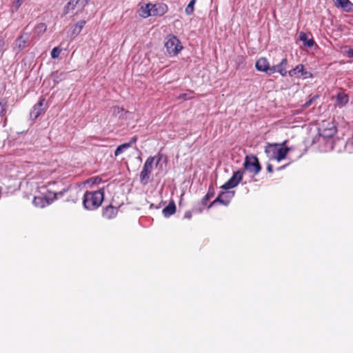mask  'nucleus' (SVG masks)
<instances>
[{"mask_svg":"<svg viewBox=\"0 0 353 353\" xmlns=\"http://www.w3.org/2000/svg\"><path fill=\"white\" fill-rule=\"evenodd\" d=\"M118 209L117 208L109 205L103 211V216L107 219H112L117 215Z\"/></svg>","mask_w":353,"mask_h":353,"instance_id":"nucleus-13","label":"nucleus"},{"mask_svg":"<svg viewBox=\"0 0 353 353\" xmlns=\"http://www.w3.org/2000/svg\"><path fill=\"white\" fill-rule=\"evenodd\" d=\"M47 30V26L45 23H40L35 26L34 32L38 36H41Z\"/></svg>","mask_w":353,"mask_h":353,"instance_id":"nucleus-23","label":"nucleus"},{"mask_svg":"<svg viewBox=\"0 0 353 353\" xmlns=\"http://www.w3.org/2000/svg\"><path fill=\"white\" fill-rule=\"evenodd\" d=\"M184 217L186 218V219H191L192 218V213L190 212V211H187L185 212V214H184Z\"/></svg>","mask_w":353,"mask_h":353,"instance_id":"nucleus-37","label":"nucleus"},{"mask_svg":"<svg viewBox=\"0 0 353 353\" xmlns=\"http://www.w3.org/2000/svg\"><path fill=\"white\" fill-rule=\"evenodd\" d=\"M267 170L269 172H273V167L271 164H268V166H267Z\"/></svg>","mask_w":353,"mask_h":353,"instance_id":"nucleus-39","label":"nucleus"},{"mask_svg":"<svg viewBox=\"0 0 353 353\" xmlns=\"http://www.w3.org/2000/svg\"><path fill=\"white\" fill-rule=\"evenodd\" d=\"M235 62L237 65L236 68H243V66L245 65V58L243 56H238L236 58V60H235Z\"/></svg>","mask_w":353,"mask_h":353,"instance_id":"nucleus-30","label":"nucleus"},{"mask_svg":"<svg viewBox=\"0 0 353 353\" xmlns=\"http://www.w3.org/2000/svg\"><path fill=\"white\" fill-rule=\"evenodd\" d=\"M89 0H70L65 6L63 13L66 15L68 14H75L78 9H83L88 3Z\"/></svg>","mask_w":353,"mask_h":353,"instance_id":"nucleus-4","label":"nucleus"},{"mask_svg":"<svg viewBox=\"0 0 353 353\" xmlns=\"http://www.w3.org/2000/svg\"><path fill=\"white\" fill-rule=\"evenodd\" d=\"M336 3L343 8H345L347 4H350L349 0H336Z\"/></svg>","mask_w":353,"mask_h":353,"instance_id":"nucleus-32","label":"nucleus"},{"mask_svg":"<svg viewBox=\"0 0 353 353\" xmlns=\"http://www.w3.org/2000/svg\"><path fill=\"white\" fill-rule=\"evenodd\" d=\"M26 43L27 41L26 39H23V34L19 37L15 41V46L19 51L24 49L26 47Z\"/></svg>","mask_w":353,"mask_h":353,"instance_id":"nucleus-22","label":"nucleus"},{"mask_svg":"<svg viewBox=\"0 0 353 353\" xmlns=\"http://www.w3.org/2000/svg\"><path fill=\"white\" fill-rule=\"evenodd\" d=\"M45 101V98L41 97L39 101L33 106L30 112V118L32 119H37L41 114L46 112V108H43Z\"/></svg>","mask_w":353,"mask_h":353,"instance_id":"nucleus-9","label":"nucleus"},{"mask_svg":"<svg viewBox=\"0 0 353 353\" xmlns=\"http://www.w3.org/2000/svg\"><path fill=\"white\" fill-rule=\"evenodd\" d=\"M101 181L102 179L99 176H92L87 180V183L91 185L99 184Z\"/></svg>","mask_w":353,"mask_h":353,"instance_id":"nucleus-28","label":"nucleus"},{"mask_svg":"<svg viewBox=\"0 0 353 353\" xmlns=\"http://www.w3.org/2000/svg\"><path fill=\"white\" fill-rule=\"evenodd\" d=\"M104 199V190L86 191L83 197V205L86 210H94L101 206Z\"/></svg>","mask_w":353,"mask_h":353,"instance_id":"nucleus-1","label":"nucleus"},{"mask_svg":"<svg viewBox=\"0 0 353 353\" xmlns=\"http://www.w3.org/2000/svg\"><path fill=\"white\" fill-rule=\"evenodd\" d=\"M151 6V3L142 5L138 11L139 15L143 19L150 17L152 13Z\"/></svg>","mask_w":353,"mask_h":353,"instance_id":"nucleus-14","label":"nucleus"},{"mask_svg":"<svg viewBox=\"0 0 353 353\" xmlns=\"http://www.w3.org/2000/svg\"><path fill=\"white\" fill-rule=\"evenodd\" d=\"M268 74H272L275 72H278V68H277V65H273L272 67L270 66V69H268Z\"/></svg>","mask_w":353,"mask_h":353,"instance_id":"nucleus-34","label":"nucleus"},{"mask_svg":"<svg viewBox=\"0 0 353 353\" xmlns=\"http://www.w3.org/2000/svg\"><path fill=\"white\" fill-rule=\"evenodd\" d=\"M164 47L166 50V53L170 57H174L177 55L183 49L181 41L173 34H169L167 36Z\"/></svg>","mask_w":353,"mask_h":353,"instance_id":"nucleus-2","label":"nucleus"},{"mask_svg":"<svg viewBox=\"0 0 353 353\" xmlns=\"http://www.w3.org/2000/svg\"><path fill=\"white\" fill-rule=\"evenodd\" d=\"M168 11V7L165 3H152L151 6V16L156 17L159 16L161 17L167 13Z\"/></svg>","mask_w":353,"mask_h":353,"instance_id":"nucleus-10","label":"nucleus"},{"mask_svg":"<svg viewBox=\"0 0 353 353\" xmlns=\"http://www.w3.org/2000/svg\"><path fill=\"white\" fill-rule=\"evenodd\" d=\"M62 49L60 47H54L51 51V57L52 59L58 58Z\"/></svg>","mask_w":353,"mask_h":353,"instance_id":"nucleus-29","label":"nucleus"},{"mask_svg":"<svg viewBox=\"0 0 353 353\" xmlns=\"http://www.w3.org/2000/svg\"><path fill=\"white\" fill-rule=\"evenodd\" d=\"M5 45V41L3 39L0 38V51L3 49Z\"/></svg>","mask_w":353,"mask_h":353,"instance_id":"nucleus-38","label":"nucleus"},{"mask_svg":"<svg viewBox=\"0 0 353 353\" xmlns=\"http://www.w3.org/2000/svg\"><path fill=\"white\" fill-rule=\"evenodd\" d=\"M336 101L340 106H343L348 103L349 98L344 92H339L337 94Z\"/></svg>","mask_w":353,"mask_h":353,"instance_id":"nucleus-21","label":"nucleus"},{"mask_svg":"<svg viewBox=\"0 0 353 353\" xmlns=\"http://www.w3.org/2000/svg\"><path fill=\"white\" fill-rule=\"evenodd\" d=\"M243 176V172L241 170L234 172L232 177L223 185L221 188L225 190H228L236 187L239 183L242 181Z\"/></svg>","mask_w":353,"mask_h":353,"instance_id":"nucleus-7","label":"nucleus"},{"mask_svg":"<svg viewBox=\"0 0 353 353\" xmlns=\"http://www.w3.org/2000/svg\"><path fill=\"white\" fill-rule=\"evenodd\" d=\"M214 190L213 187H210L208 189V192L206 195L202 199L201 203L203 205H206L208 201L214 196Z\"/></svg>","mask_w":353,"mask_h":353,"instance_id":"nucleus-24","label":"nucleus"},{"mask_svg":"<svg viewBox=\"0 0 353 353\" xmlns=\"http://www.w3.org/2000/svg\"><path fill=\"white\" fill-rule=\"evenodd\" d=\"M50 193H53L52 192H48V194L45 197H52V194Z\"/></svg>","mask_w":353,"mask_h":353,"instance_id":"nucleus-40","label":"nucleus"},{"mask_svg":"<svg viewBox=\"0 0 353 353\" xmlns=\"http://www.w3.org/2000/svg\"><path fill=\"white\" fill-rule=\"evenodd\" d=\"M138 140L137 136H134L132 137L131 140L128 143H123L120 145H119L116 150H114V155L116 157L120 155L121 154L123 153L126 150L132 147L134 144L137 143Z\"/></svg>","mask_w":353,"mask_h":353,"instance_id":"nucleus-11","label":"nucleus"},{"mask_svg":"<svg viewBox=\"0 0 353 353\" xmlns=\"http://www.w3.org/2000/svg\"><path fill=\"white\" fill-rule=\"evenodd\" d=\"M289 151H290V148L288 147L279 148L276 153L275 159L278 161H281V160L284 159L286 157Z\"/></svg>","mask_w":353,"mask_h":353,"instance_id":"nucleus-19","label":"nucleus"},{"mask_svg":"<svg viewBox=\"0 0 353 353\" xmlns=\"http://www.w3.org/2000/svg\"><path fill=\"white\" fill-rule=\"evenodd\" d=\"M226 196V193L225 192H221L219 196L215 199L209 205H208V208H210L212 206H213L214 205H215L216 203H219L221 204H223L224 205H228L230 203V200L229 199H227L225 200L224 199V197Z\"/></svg>","mask_w":353,"mask_h":353,"instance_id":"nucleus-18","label":"nucleus"},{"mask_svg":"<svg viewBox=\"0 0 353 353\" xmlns=\"http://www.w3.org/2000/svg\"><path fill=\"white\" fill-rule=\"evenodd\" d=\"M288 59L287 58H283L281 61L277 64L278 72L282 76L285 77L288 73L287 70L288 68Z\"/></svg>","mask_w":353,"mask_h":353,"instance_id":"nucleus-17","label":"nucleus"},{"mask_svg":"<svg viewBox=\"0 0 353 353\" xmlns=\"http://www.w3.org/2000/svg\"><path fill=\"white\" fill-rule=\"evenodd\" d=\"M255 67L258 71L268 72L270 63L266 58L261 57L256 61Z\"/></svg>","mask_w":353,"mask_h":353,"instance_id":"nucleus-12","label":"nucleus"},{"mask_svg":"<svg viewBox=\"0 0 353 353\" xmlns=\"http://www.w3.org/2000/svg\"><path fill=\"white\" fill-rule=\"evenodd\" d=\"M299 39L307 47H312L314 44V40L312 39H307V34L303 32H300Z\"/></svg>","mask_w":353,"mask_h":353,"instance_id":"nucleus-20","label":"nucleus"},{"mask_svg":"<svg viewBox=\"0 0 353 353\" xmlns=\"http://www.w3.org/2000/svg\"><path fill=\"white\" fill-rule=\"evenodd\" d=\"M85 21H84V20L78 21L74 26V28L73 30L74 33H76L77 34H79L81 32V30L83 29V26H85Z\"/></svg>","mask_w":353,"mask_h":353,"instance_id":"nucleus-27","label":"nucleus"},{"mask_svg":"<svg viewBox=\"0 0 353 353\" xmlns=\"http://www.w3.org/2000/svg\"><path fill=\"white\" fill-rule=\"evenodd\" d=\"M347 49L345 52V54L349 58H353V48L345 47Z\"/></svg>","mask_w":353,"mask_h":353,"instance_id":"nucleus-33","label":"nucleus"},{"mask_svg":"<svg viewBox=\"0 0 353 353\" xmlns=\"http://www.w3.org/2000/svg\"><path fill=\"white\" fill-rule=\"evenodd\" d=\"M288 74L292 77L307 79L312 77L311 72H307L305 70V67L303 64L297 65L294 68L288 71Z\"/></svg>","mask_w":353,"mask_h":353,"instance_id":"nucleus-8","label":"nucleus"},{"mask_svg":"<svg viewBox=\"0 0 353 353\" xmlns=\"http://www.w3.org/2000/svg\"><path fill=\"white\" fill-rule=\"evenodd\" d=\"M192 97H188V94H181L180 96H179V99H183L184 100H188V99H191Z\"/></svg>","mask_w":353,"mask_h":353,"instance_id":"nucleus-36","label":"nucleus"},{"mask_svg":"<svg viewBox=\"0 0 353 353\" xmlns=\"http://www.w3.org/2000/svg\"><path fill=\"white\" fill-rule=\"evenodd\" d=\"M50 194H52V197L34 196L33 199L34 205L37 208H43L51 204L54 200L61 197L63 195V192L50 193Z\"/></svg>","mask_w":353,"mask_h":353,"instance_id":"nucleus-6","label":"nucleus"},{"mask_svg":"<svg viewBox=\"0 0 353 353\" xmlns=\"http://www.w3.org/2000/svg\"><path fill=\"white\" fill-rule=\"evenodd\" d=\"M314 99V97H313V98L310 99V100H308L307 101H306V102H305V103L304 104V106H305V108H307V107H309L310 105H312V101H313Z\"/></svg>","mask_w":353,"mask_h":353,"instance_id":"nucleus-35","label":"nucleus"},{"mask_svg":"<svg viewBox=\"0 0 353 353\" xmlns=\"http://www.w3.org/2000/svg\"><path fill=\"white\" fill-rule=\"evenodd\" d=\"M163 214L165 217H169L176 212V205L174 201H171L169 204L163 208Z\"/></svg>","mask_w":353,"mask_h":353,"instance_id":"nucleus-16","label":"nucleus"},{"mask_svg":"<svg viewBox=\"0 0 353 353\" xmlns=\"http://www.w3.org/2000/svg\"><path fill=\"white\" fill-rule=\"evenodd\" d=\"M8 108V101L6 99L0 100V117L6 116Z\"/></svg>","mask_w":353,"mask_h":353,"instance_id":"nucleus-25","label":"nucleus"},{"mask_svg":"<svg viewBox=\"0 0 353 353\" xmlns=\"http://www.w3.org/2000/svg\"><path fill=\"white\" fill-rule=\"evenodd\" d=\"M196 3V0H191L190 2L188 4L186 8H185V12L188 15H190L194 12V6Z\"/></svg>","mask_w":353,"mask_h":353,"instance_id":"nucleus-26","label":"nucleus"},{"mask_svg":"<svg viewBox=\"0 0 353 353\" xmlns=\"http://www.w3.org/2000/svg\"><path fill=\"white\" fill-rule=\"evenodd\" d=\"M243 166L246 170L254 175L258 174L261 170V166L259 159L255 156H246Z\"/></svg>","mask_w":353,"mask_h":353,"instance_id":"nucleus-5","label":"nucleus"},{"mask_svg":"<svg viewBox=\"0 0 353 353\" xmlns=\"http://www.w3.org/2000/svg\"><path fill=\"white\" fill-rule=\"evenodd\" d=\"M62 192H63V194L65 193L68 194V198L67 199V201L77 203L79 201V192L77 191L76 190L64 189Z\"/></svg>","mask_w":353,"mask_h":353,"instance_id":"nucleus-15","label":"nucleus"},{"mask_svg":"<svg viewBox=\"0 0 353 353\" xmlns=\"http://www.w3.org/2000/svg\"><path fill=\"white\" fill-rule=\"evenodd\" d=\"M161 160V156H159L157 161V165L159 163Z\"/></svg>","mask_w":353,"mask_h":353,"instance_id":"nucleus-41","label":"nucleus"},{"mask_svg":"<svg viewBox=\"0 0 353 353\" xmlns=\"http://www.w3.org/2000/svg\"><path fill=\"white\" fill-rule=\"evenodd\" d=\"M24 0H16L12 4V11H17L19 8L21 6Z\"/></svg>","mask_w":353,"mask_h":353,"instance_id":"nucleus-31","label":"nucleus"},{"mask_svg":"<svg viewBox=\"0 0 353 353\" xmlns=\"http://www.w3.org/2000/svg\"><path fill=\"white\" fill-rule=\"evenodd\" d=\"M286 143H287V141H283V142L281 144V145H285V144H286Z\"/></svg>","mask_w":353,"mask_h":353,"instance_id":"nucleus-42","label":"nucleus"},{"mask_svg":"<svg viewBox=\"0 0 353 353\" xmlns=\"http://www.w3.org/2000/svg\"><path fill=\"white\" fill-rule=\"evenodd\" d=\"M154 159V157H149L145 160L143 169L140 173V181L143 185L148 184L150 181Z\"/></svg>","mask_w":353,"mask_h":353,"instance_id":"nucleus-3","label":"nucleus"}]
</instances>
